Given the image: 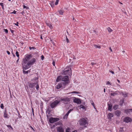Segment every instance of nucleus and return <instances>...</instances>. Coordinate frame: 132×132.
I'll use <instances>...</instances> for the list:
<instances>
[{
    "instance_id": "obj_1",
    "label": "nucleus",
    "mask_w": 132,
    "mask_h": 132,
    "mask_svg": "<svg viewBox=\"0 0 132 132\" xmlns=\"http://www.w3.org/2000/svg\"><path fill=\"white\" fill-rule=\"evenodd\" d=\"M31 57V55H27L25 56V58L23 59L22 62V67L23 70H27L28 69L27 65L28 62Z\"/></svg>"
},
{
    "instance_id": "obj_2",
    "label": "nucleus",
    "mask_w": 132,
    "mask_h": 132,
    "mask_svg": "<svg viewBox=\"0 0 132 132\" xmlns=\"http://www.w3.org/2000/svg\"><path fill=\"white\" fill-rule=\"evenodd\" d=\"M62 74L63 75H68L70 76H71L72 75V72L71 66L67 67L65 69Z\"/></svg>"
},
{
    "instance_id": "obj_3",
    "label": "nucleus",
    "mask_w": 132,
    "mask_h": 132,
    "mask_svg": "<svg viewBox=\"0 0 132 132\" xmlns=\"http://www.w3.org/2000/svg\"><path fill=\"white\" fill-rule=\"evenodd\" d=\"M79 123L80 125L84 126L85 127H86V124H88L87 121V118H82L79 120Z\"/></svg>"
},
{
    "instance_id": "obj_4",
    "label": "nucleus",
    "mask_w": 132,
    "mask_h": 132,
    "mask_svg": "<svg viewBox=\"0 0 132 132\" xmlns=\"http://www.w3.org/2000/svg\"><path fill=\"white\" fill-rule=\"evenodd\" d=\"M36 59L34 58H33L30 61L28 62L27 65V68H28V69L30 67V65H33L36 62Z\"/></svg>"
},
{
    "instance_id": "obj_5",
    "label": "nucleus",
    "mask_w": 132,
    "mask_h": 132,
    "mask_svg": "<svg viewBox=\"0 0 132 132\" xmlns=\"http://www.w3.org/2000/svg\"><path fill=\"white\" fill-rule=\"evenodd\" d=\"M60 102V101L56 100L53 102L51 103L50 105L51 108H53L56 106Z\"/></svg>"
},
{
    "instance_id": "obj_6",
    "label": "nucleus",
    "mask_w": 132,
    "mask_h": 132,
    "mask_svg": "<svg viewBox=\"0 0 132 132\" xmlns=\"http://www.w3.org/2000/svg\"><path fill=\"white\" fill-rule=\"evenodd\" d=\"M70 100V98L68 97H65L63 98H61L60 100V101H63V102L65 103H67L68 102H69Z\"/></svg>"
},
{
    "instance_id": "obj_7",
    "label": "nucleus",
    "mask_w": 132,
    "mask_h": 132,
    "mask_svg": "<svg viewBox=\"0 0 132 132\" xmlns=\"http://www.w3.org/2000/svg\"><path fill=\"white\" fill-rule=\"evenodd\" d=\"M59 120V119L58 118L51 117L49 119V121L50 123H53L54 122L58 121Z\"/></svg>"
},
{
    "instance_id": "obj_8",
    "label": "nucleus",
    "mask_w": 132,
    "mask_h": 132,
    "mask_svg": "<svg viewBox=\"0 0 132 132\" xmlns=\"http://www.w3.org/2000/svg\"><path fill=\"white\" fill-rule=\"evenodd\" d=\"M73 102L77 104H80L81 103L80 99L75 97L73 98Z\"/></svg>"
},
{
    "instance_id": "obj_9",
    "label": "nucleus",
    "mask_w": 132,
    "mask_h": 132,
    "mask_svg": "<svg viewBox=\"0 0 132 132\" xmlns=\"http://www.w3.org/2000/svg\"><path fill=\"white\" fill-rule=\"evenodd\" d=\"M123 121L126 123H128L131 122V119L130 118L127 117L124 119Z\"/></svg>"
},
{
    "instance_id": "obj_10",
    "label": "nucleus",
    "mask_w": 132,
    "mask_h": 132,
    "mask_svg": "<svg viewBox=\"0 0 132 132\" xmlns=\"http://www.w3.org/2000/svg\"><path fill=\"white\" fill-rule=\"evenodd\" d=\"M57 132H64V130L62 126L57 127Z\"/></svg>"
},
{
    "instance_id": "obj_11",
    "label": "nucleus",
    "mask_w": 132,
    "mask_h": 132,
    "mask_svg": "<svg viewBox=\"0 0 132 132\" xmlns=\"http://www.w3.org/2000/svg\"><path fill=\"white\" fill-rule=\"evenodd\" d=\"M62 80L64 81H68L69 80V77L68 76H66L62 77Z\"/></svg>"
},
{
    "instance_id": "obj_12",
    "label": "nucleus",
    "mask_w": 132,
    "mask_h": 132,
    "mask_svg": "<svg viewBox=\"0 0 132 132\" xmlns=\"http://www.w3.org/2000/svg\"><path fill=\"white\" fill-rule=\"evenodd\" d=\"M36 84V83H32L29 84V87L32 88Z\"/></svg>"
},
{
    "instance_id": "obj_13",
    "label": "nucleus",
    "mask_w": 132,
    "mask_h": 132,
    "mask_svg": "<svg viewBox=\"0 0 132 132\" xmlns=\"http://www.w3.org/2000/svg\"><path fill=\"white\" fill-rule=\"evenodd\" d=\"M62 86V83H60L58 84L56 86V88L59 89L61 88Z\"/></svg>"
},
{
    "instance_id": "obj_14",
    "label": "nucleus",
    "mask_w": 132,
    "mask_h": 132,
    "mask_svg": "<svg viewBox=\"0 0 132 132\" xmlns=\"http://www.w3.org/2000/svg\"><path fill=\"white\" fill-rule=\"evenodd\" d=\"M108 119H110L111 118L113 117V114L112 113H109L108 114Z\"/></svg>"
},
{
    "instance_id": "obj_15",
    "label": "nucleus",
    "mask_w": 132,
    "mask_h": 132,
    "mask_svg": "<svg viewBox=\"0 0 132 132\" xmlns=\"http://www.w3.org/2000/svg\"><path fill=\"white\" fill-rule=\"evenodd\" d=\"M115 114L117 116H119L121 114V112L120 111L117 110L115 112Z\"/></svg>"
},
{
    "instance_id": "obj_16",
    "label": "nucleus",
    "mask_w": 132,
    "mask_h": 132,
    "mask_svg": "<svg viewBox=\"0 0 132 132\" xmlns=\"http://www.w3.org/2000/svg\"><path fill=\"white\" fill-rule=\"evenodd\" d=\"M79 108L80 109H81L82 110L86 111V108L83 105H81L79 106Z\"/></svg>"
},
{
    "instance_id": "obj_17",
    "label": "nucleus",
    "mask_w": 132,
    "mask_h": 132,
    "mask_svg": "<svg viewBox=\"0 0 132 132\" xmlns=\"http://www.w3.org/2000/svg\"><path fill=\"white\" fill-rule=\"evenodd\" d=\"M62 76H58L57 78L56 81L57 82H59V81L62 79Z\"/></svg>"
},
{
    "instance_id": "obj_18",
    "label": "nucleus",
    "mask_w": 132,
    "mask_h": 132,
    "mask_svg": "<svg viewBox=\"0 0 132 132\" xmlns=\"http://www.w3.org/2000/svg\"><path fill=\"white\" fill-rule=\"evenodd\" d=\"M108 110H109L110 111H111L112 110V105L110 104H108Z\"/></svg>"
},
{
    "instance_id": "obj_19",
    "label": "nucleus",
    "mask_w": 132,
    "mask_h": 132,
    "mask_svg": "<svg viewBox=\"0 0 132 132\" xmlns=\"http://www.w3.org/2000/svg\"><path fill=\"white\" fill-rule=\"evenodd\" d=\"M46 24L51 29L52 28V25L51 24L50 22H46Z\"/></svg>"
},
{
    "instance_id": "obj_20",
    "label": "nucleus",
    "mask_w": 132,
    "mask_h": 132,
    "mask_svg": "<svg viewBox=\"0 0 132 132\" xmlns=\"http://www.w3.org/2000/svg\"><path fill=\"white\" fill-rule=\"evenodd\" d=\"M30 69L27 71H25L23 70V72L24 74H28V73L29 72H30Z\"/></svg>"
},
{
    "instance_id": "obj_21",
    "label": "nucleus",
    "mask_w": 132,
    "mask_h": 132,
    "mask_svg": "<svg viewBox=\"0 0 132 132\" xmlns=\"http://www.w3.org/2000/svg\"><path fill=\"white\" fill-rule=\"evenodd\" d=\"M119 106L118 105H115L113 107V109L116 110L118 108Z\"/></svg>"
},
{
    "instance_id": "obj_22",
    "label": "nucleus",
    "mask_w": 132,
    "mask_h": 132,
    "mask_svg": "<svg viewBox=\"0 0 132 132\" xmlns=\"http://www.w3.org/2000/svg\"><path fill=\"white\" fill-rule=\"evenodd\" d=\"M94 47L96 48L100 49L101 48V46L99 45H96L94 44Z\"/></svg>"
},
{
    "instance_id": "obj_23",
    "label": "nucleus",
    "mask_w": 132,
    "mask_h": 132,
    "mask_svg": "<svg viewBox=\"0 0 132 132\" xmlns=\"http://www.w3.org/2000/svg\"><path fill=\"white\" fill-rule=\"evenodd\" d=\"M117 92H115L114 93H111V96H114L118 94Z\"/></svg>"
},
{
    "instance_id": "obj_24",
    "label": "nucleus",
    "mask_w": 132,
    "mask_h": 132,
    "mask_svg": "<svg viewBox=\"0 0 132 132\" xmlns=\"http://www.w3.org/2000/svg\"><path fill=\"white\" fill-rule=\"evenodd\" d=\"M72 110V109H70V110L65 115L67 116H68L69 113Z\"/></svg>"
},
{
    "instance_id": "obj_25",
    "label": "nucleus",
    "mask_w": 132,
    "mask_h": 132,
    "mask_svg": "<svg viewBox=\"0 0 132 132\" xmlns=\"http://www.w3.org/2000/svg\"><path fill=\"white\" fill-rule=\"evenodd\" d=\"M59 12L60 14L62 15L64 12L63 10H61L59 11Z\"/></svg>"
},
{
    "instance_id": "obj_26",
    "label": "nucleus",
    "mask_w": 132,
    "mask_h": 132,
    "mask_svg": "<svg viewBox=\"0 0 132 132\" xmlns=\"http://www.w3.org/2000/svg\"><path fill=\"white\" fill-rule=\"evenodd\" d=\"M72 93H75V94H79L80 93L79 92L77 91H73L72 92H71L69 93V94H72Z\"/></svg>"
},
{
    "instance_id": "obj_27",
    "label": "nucleus",
    "mask_w": 132,
    "mask_h": 132,
    "mask_svg": "<svg viewBox=\"0 0 132 132\" xmlns=\"http://www.w3.org/2000/svg\"><path fill=\"white\" fill-rule=\"evenodd\" d=\"M0 5H1L2 7V8L3 9H4V4L3 3H0Z\"/></svg>"
},
{
    "instance_id": "obj_28",
    "label": "nucleus",
    "mask_w": 132,
    "mask_h": 132,
    "mask_svg": "<svg viewBox=\"0 0 132 132\" xmlns=\"http://www.w3.org/2000/svg\"><path fill=\"white\" fill-rule=\"evenodd\" d=\"M107 29L109 32H111L112 31V29L109 27Z\"/></svg>"
},
{
    "instance_id": "obj_29",
    "label": "nucleus",
    "mask_w": 132,
    "mask_h": 132,
    "mask_svg": "<svg viewBox=\"0 0 132 132\" xmlns=\"http://www.w3.org/2000/svg\"><path fill=\"white\" fill-rule=\"evenodd\" d=\"M36 89L37 90H38L39 88V86L36 83Z\"/></svg>"
},
{
    "instance_id": "obj_30",
    "label": "nucleus",
    "mask_w": 132,
    "mask_h": 132,
    "mask_svg": "<svg viewBox=\"0 0 132 132\" xmlns=\"http://www.w3.org/2000/svg\"><path fill=\"white\" fill-rule=\"evenodd\" d=\"M70 129L69 128H67L65 130V132H70Z\"/></svg>"
},
{
    "instance_id": "obj_31",
    "label": "nucleus",
    "mask_w": 132,
    "mask_h": 132,
    "mask_svg": "<svg viewBox=\"0 0 132 132\" xmlns=\"http://www.w3.org/2000/svg\"><path fill=\"white\" fill-rule=\"evenodd\" d=\"M15 54L18 57H19V53L17 51H16V52Z\"/></svg>"
},
{
    "instance_id": "obj_32",
    "label": "nucleus",
    "mask_w": 132,
    "mask_h": 132,
    "mask_svg": "<svg viewBox=\"0 0 132 132\" xmlns=\"http://www.w3.org/2000/svg\"><path fill=\"white\" fill-rule=\"evenodd\" d=\"M29 48L30 50H31L32 49L34 50V49H35V48L34 47H29Z\"/></svg>"
},
{
    "instance_id": "obj_33",
    "label": "nucleus",
    "mask_w": 132,
    "mask_h": 132,
    "mask_svg": "<svg viewBox=\"0 0 132 132\" xmlns=\"http://www.w3.org/2000/svg\"><path fill=\"white\" fill-rule=\"evenodd\" d=\"M0 107H1V108L2 109H4V105H3V104L2 103L1 104V106H0Z\"/></svg>"
},
{
    "instance_id": "obj_34",
    "label": "nucleus",
    "mask_w": 132,
    "mask_h": 132,
    "mask_svg": "<svg viewBox=\"0 0 132 132\" xmlns=\"http://www.w3.org/2000/svg\"><path fill=\"white\" fill-rule=\"evenodd\" d=\"M23 8L24 9H29V8L28 7L24 5H23Z\"/></svg>"
},
{
    "instance_id": "obj_35",
    "label": "nucleus",
    "mask_w": 132,
    "mask_h": 132,
    "mask_svg": "<svg viewBox=\"0 0 132 132\" xmlns=\"http://www.w3.org/2000/svg\"><path fill=\"white\" fill-rule=\"evenodd\" d=\"M59 0H56V2L55 3V5H57L58 3Z\"/></svg>"
},
{
    "instance_id": "obj_36",
    "label": "nucleus",
    "mask_w": 132,
    "mask_h": 132,
    "mask_svg": "<svg viewBox=\"0 0 132 132\" xmlns=\"http://www.w3.org/2000/svg\"><path fill=\"white\" fill-rule=\"evenodd\" d=\"M7 116H8V115L7 114H6L5 113L4 114V116L5 118H7L8 117Z\"/></svg>"
},
{
    "instance_id": "obj_37",
    "label": "nucleus",
    "mask_w": 132,
    "mask_h": 132,
    "mask_svg": "<svg viewBox=\"0 0 132 132\" xmlns=\"http://www.w3.org/2000/svg\"><path fill=\"white\" fill-rule=\"evenodd\" d=\"M111 83L109 81H108L106 83V85H111Z\"/></svg>"
},
{
    "instance_id": "obj_38",
    "label": "nucleus",
    "mask_w": 132,
    "mask_h": 132,
    "mask_svg": "<svg viewBox=\"0 0 132 132\" xmlns=\"http://www.w3.org/2000/svg\"><path fill=\"white\" fill-rule=\"evenodd\" d=\"M123 129L122 128L120 127V130H119L120 132H122L123 131Z\"/></svg>"
},
{
    "instance_id": "obj_39",
    "label": "nucleus",
    "mask_w": 132,
    "mask_h": 132,
    "mask_svg": "<svg viewBox=\"0 0 132 132\" xmlns=\"http://www.w3.org/2000/svg\"><path fill=\"white\" fill-rule=\"evenodd\" d=\"M13 24L17 26H19V23L18 22H17L16 23H14Z\"/></svg>"
},
{
    "instance_id": "obj_40",
    "label": "nucleus",
    "mask_w": 132,
    "mask_h": 132,
    "mask_svg": "<svg viewBox=\"0 0 132 132\" xmlns=\"http://www.w3.org/2000/svg\"><path fill=\"white\" fill-rule=\"evenodd\" d=\"M16 11L14 10L13 12H11V14H15L16 13Z\"/></svg>"
},
{
    "instance_id": "obj_41",
    "label": "nucleus",
    "mask_w": 132,
    "mask_h": 132,
    "mask_svg": "<svg viewBox=\"0 0 132 132\" xmlns=\"http://www.w3.org/2000/svg\"><path fill=\"white\" fill-rule=\"evenodd\" d=\"M41 59L42 60H43L44 59V57L43 55L41 56Z\"/></svg>"
},
{
    "instance_id": "obj_42",
    "label": "nucleus",
    "mask_w": 132,
    "mask_h": 132,
    "mask_svg": "<svg viewBox=\"0 0 132 132\" xmlns=\"http://www.w3.org/2000/svg\"><path fill=\"white\" fill-rule=\"evenodd\" d=\"M4 31L6 33H7L8 32V30L7 29H4Z\"/></svg>"
},
{
    "instance_id": "obj_43",
    "label": "nucleus",
    "mask_w": 132,
    "mask_h": 132,
    "mask_svg": "<svg viewBox=\"0 0 132 132\" xmlns=\"http://www.w3.org/2000/svg\"><path fill=\"white\" fill-rule=\"evenodd\" d=\"M68 116H67L65 115L64 116L63 118L64 119H67Z\"/></svg>"
},
{
    "instance_id": "obj_44",
    "label": "nucleus",
    "mask_w": 132,
    "mask_h": 132,
    "mask_svg": "<svg viewBox=\"0 0 132 132\" xmlns=\"http://www.w3.org/2000/svg\"><path fill=\"white\" fill-rule=\"evenodd\" d=\"M109 72H110L111 73L113 74H114V72L113 71H112L110 70L109 71Z\"/></svg>"
},
{
    "instance_id": "obj_45",
    "label": "nucleus",
    "mask_w": 132,
    "mask_h": 132,
    "mask_svg": "<svg viewBox=\"0 0 132 132\" xmlns=\"http://www.w3.org/2000/svg\"><path fill=\"white\" fill-rule=\"evenodd\" d=\"M7 127L9 128H11L12 129V127H11V125H8L7 126Z\"/></svg>"
},
{
    "instance_id": "obj_46",
    "label": "nucleus",
    "mask_w": 132,
    "mask_h": 132,
    "mask_svg": "<svg viewBox=\"0 0 132 132\" xmlns=\"http://www.w3.org/2000/svg\"><path fill=\"white\" fill-rule=\"evenodd\" d=\"M66 37L67 42V43H68L69 42V40L67 36H66Z\"/></svg>"
},
{
    "instance_id": "obj_47",
    "label": "nucleus",
    "mask_w": 132,
    "mask_h": 132,
    "mask_svg": "<svg viewBox=\"0 0 132 132\" xmlns=\"http://www.w3.org/2000/svg\"><path fill=\"white\" fill-rule=\"evenodd\" d=\"M96 64V63H94V62H92L91 63V65H93L94 64Z\"/></svg>"
},
{
    "instance_id": "obj_48",
    "label": "nucleus",
    "mask_w": 132,
    "mask_h": 132,
    "mask_svg": "<svg viewBox=\"0 0 132 132\" xmlns=\"http://www.w3.org/2000/svg\"><path fill=\"white\" fill-rule=\"evenodd\" d=\"M6 52L8 55H10V52L8 51H7Z\"/></svg>"
},
{
    "instance_id": "obj_49",
    "label": "nucleus",
    "mask_w": 132,
    "mask_h": 132,
    "mask_svg": "<svg viewBox=\"0 0 132 132\" xmlns=\"http://www.w3.org/2000/svg\"><path fill=\"white\" fill-rule=\"evenodd\" d=\"M51 43L52 44L54 45V43L53 41L52 40H51Z\"/></svg>"
},
{
    "instance_id": "obj_50",
    "label": "nucleus",
    "mask_w": 132,
    "mask_h": 132,
    "mask_svg": "<svg viewBox=\"0 0 132 132\" xmlns=\"http://www.w3.org/2000/svg\"><path fill=\"white\" fill-rule=\"evenodd\" d=\"M91 104L93 106H94V105H95L94 103L93 102L91 103Z\"/></svg>"
},
{
    "instance_id": "obj_51",
    "label": "nucleus",
    "mask_w": 132,
    "mask_h": 132,
    "mask_svg": "<svg viewBox=\"0 0 132 132\" xmlns=\"http://www.w3.org/2000/svg\"><path fill=\"white\" fill-rule=\"evenodd\" d=\"M30 128L32 129L33 131H35V130H34V128H33L31 126H30Z\"/></svg>"
},
{
    "instance_id": "obj_52",
    "label": "nucleus",
    "mask_w": 132,
    "mask_h": 132,
    "mask_svg": "<svg viewBox=\"0 0 132 132\" xmlns=\"http://www.w3.org/2000/svg\"><path fill=\"white\" fill-rule=\"evenodd\" d=\"M109 48V49L111 51V52H112V49H111V47H110Z\"/></svg>"
},
{
    "instance_id": "obj_53",
    "label": "nucleus",
    "mask_w": 132,
    "mask_h": 132,
    "mask_svg": "<svg viewBox=\"0 0 132 132\" xmlns=\"http://www.w3.org/2000/svg\"><path fill=\"white\" fill-rule=\"evenodd\" d=\"M52 63H53V65L54 66H55V62L54 61H53Z\"/></svg>"
},
{
    "instance_id": "obj_54",
    "label": "nucleus",
    "mask_w": 132,
    "mask_h": 132,
    "mask_svg": "<svg viewBox=\"0 0 132 132\" xmlns=\"http://www.w3.org/2000/svg\"><path fill=\"white\" fill-rule=\"evenodd\" d=\"M19 57H18V60H17L16 61V62L17 63H18V61H19Z\"/></svg>"
},
{
    "instance_id": "obj_55",
    "label": "nucleus",
    "mask_w": 132,
    "mask_h": 132,
    "mask_svg": "<svg viewBox=\"0 0 132 132\" xmlns=\"http://www.w3.org/2000/svg\"><path fill=\"white\" fill-rule=\"evenodd\" d=\"M129 110H132V109H129V110H126L125 111H128Z\"/></svg>"
},
{
    "instance_id": "obj_56",
    "label": "nucleus",
    "mask_w": 132,
    "mask_h": 132,
    "mask_svg": "<svg viewBox=\"0 0 132 132\" xmlns=\"http://www.w3.org/2000/svg\"><path fill=\"white\" fill-rule=\"evenodd\" d=\"M72 132H77V131L76 130H75L73 131H72Z\"/></svg>"
},
{
    "instance_id": "obj_57",
    "label": "nucleus",
    "mask_w": 132,
    "mask_h": 132,
    "mask_svg": "<svg viewBox=\"0 0 132 132\" xmlns=\"http://www.w3.org/2000/svg\"><path fill=\"white\" fill-rule=\"evenodd\" d=\"M11 32L12 33H13V32H14V31L12 30H11Z\"/></svg>"
},
{
    "instance_id": "obj_58",
    "label": "nucleus",
    "mask_w": 132,
    "mask_h": 132,
    "mask_svg": "<svg viewBox=\"0 0 132 132\" xmlns=\"http://www.w3.org/2000/svg\"><path fill=\"white\" fill-rule=\"evenodd\" d=\"M12 53L13 54V56H14V57H15V54H14L13 52Z\"/></svg>"
},
{
    "instance_id": "obj_59",
    "label": "nucleus",
    "mask_w": 132,
    "mask_h": 132,
    "mask_svg": "<svg viewBox=\"0 0 132 132\" xmlns=\"http://www.w3.org/2000/svg\"><path fill=\"white\" fill-rule=\"evenodd\" d=\"M117 81H118V82H119V83H120V81L118 79H117Z\"/></svg>"
},
{
    "instance_id": "obj_60",
    "label": "nucleus",
    "mask_w": 132,
    "mask_h": 132,
    "mask_svg": "<svg viewBox=\"0 0 132 132\" xmlns=\"http://www.w3.org/2000/svg\"><path fill=\"white\" fill-rule=\"evenodd\" d=\"M127 96V95L126 94H125V95H124V96H125V97H126Z\"/></svg>"
},
{
    "instance_id": "obj_61",
    "label": "nucleus",
    "mask_w": 132,
    "mask_h": 132,
    "mask_svg": "<svg viewBox=\"0 0 132 132\" xmlns=\"http://www.w3.org/2000/svg\"><path fill=\"white\" fill-rule=\"evenodd\" d=\"M105 88H104V92H105Z\"/></svg>"
},
{
    "instance_id": "obj_62",
    "label": "nucleus",
    "mask_w": 132,
    "mask_h": 132,
    "mask_svg": "<svg viewBox=\"0 0 132 132\" xmlns=\"http://www.w3.org/2000/svg\"><path fill=\"white\" fill-rule=\"evenodd\" d=\"M93 106V107H94V108L95 109H96V108H95V105H94V106Z\"/></svg>"
},
{
    "instance_id": "obj_63",
    "label": "nucleus",
    "mask_w": 132,
    "mask_h": 132,
    "mask_svg": "<svg viewBox=\"0 0 132 132\" xmlns=\"http://www.w3.org/2000/svg\"><path fill=\"white\" fill-rule=\"evenodd\" d=\"M21 13L22 14H23V12H22Z\"/></svg>"
},
{
    "instance_id": "obj_64",
    "label": "nucleus",
    "mask_w": 132,
    "mask_h": 132,
    "mask_svg": "<svg viewBox=\"0 0 132 132\" xmlns=\"http://www.w3.org/2000/svg\"><path fill=\"white\" fill-rule=\"evenodd\" d=\"M40 38H41V39H43L42 37V36H41V37H40Z\"/></svg>"
}]
</instances>
